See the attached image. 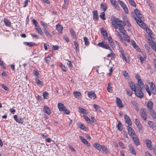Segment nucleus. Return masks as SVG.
<instances>
[{
    "label": "nucleus",
    "mask_w": 156,
    "mask_h": 156,
    "mask_svg": "<svg viewBox=\"0 0 156 156\" xmlns=\"http://www.w3.org/2000/svg\"><path fill=\"white\" fill-rule=\"evenodd\" d=\"M136 16H137L138 19L135 17L134 15H133L132 16L134 19L136 20L137 23L140 25L141 27L144 28V26H145V24L143 23V21L144 20V18L142 14H141L139 10L136 9L134 10Z\"/></svg>",
    "instance_id": "nucleus-1"
},
{
    "label": "nucleus",
    "mask_w": 156,
    "mask_h": 156,
    "mask_svg": "<svg viewBox=\"0 0 156 156\" xmlns=\"http://www.w3.org/2000/svg\"><path fill=\"white\" fill-rule=\"evenodd\" d=\"M112 25L113 27L115 29H118V24L119 22V19L117 18H116L115 16H112L111 19Z\"/></svg>",
    "instance_id": "nucleus-2"
},
{
    "label": "nucleus",
    "mask_w": 156,
    "mask_h": 156,
    "mask_svg": "<svg viewBox=\"0 0 156 156\" xmlns=\"http://www.w3.org/2000/svg\"><path fill=\"white\" fill-rule=\"evenodd\" d=\"M120 54V57L122 59L125 60L126 62H128L129 61V58H127V55L126 52H125L122 49H120L119 50Z\"/></svg>",
    "instance_id": "nucleus-3"
},
{
    "label": "nucleus",
    "mask_w": 156,
    "mask_h": 156,
    "mask_svg": "<svg viewBox=\"0 0 156 156\" xmlns=\"http://www.w3.org/2000/svg\"><path fill=\"white\" fill-rule=\"evenodd\" d=\"M141 89L142 88H137L134 91L137 97L141 98H142L144 97V94L141 91Z\"/></svg>",
    "instance_id": "nucleus-4"
},
{
    "label": "nucleus",
    "mask_w": 156,
    "mask_h": 156,
    "mask_svg": "<svg viewBox=\"0 0 156 156\" xmlns=\"http://www.w3.org/2000/svg\"><path fill=\"white\" fill-rule=\"evenodd\" d=\"M118 2L121 7L123 8L125 12L126 13H128L129 12L128 10L126 5L122 1L120 0H118Z\"/></svg>",
    "instance_id": "nucleus-5"
},
{
    "label": "nucleus",
    "mask_w": 156,
    "mask_h": 156,
    "mask_svg": "<svg viewBox=\"0 0 156 156\" xmlns=\"http://www.w3.org/2000/svg\"><path fill=\"white\" fill-rule=\"evenodd\" d=\"M127 129L128 131V133L131 137L136 135L134 129L129 126L127 127Z\"/></svg>",
    "instance_id": "nucleus-6"
},
{
    "label": "nucleus",
    "mask_w": 156,
    "mask_h": 156,
    "mask_svg": "<svg viewBox=\"0 0 156 156\" xmlns=\"http://www.w3.org/2000/svg\"><path fill=\"white\" fill-rule=\"evenodd\" d=\"M101 149L106 154H110V152L105 146L102 145L101 146L99 144H98V150H100Z\"/></svg>",
    "instance_id": "nucleus-7"
},
{
    "label": "nucleus",
    "mask_w": 156,
    "mask_h": 156,
    "mask_svg": "<svg viewBox=\"0 0 156 156\" xmlns=\"http://www.w3.org/2000/svg\"><path fill=\"white\" fill-rule=\"evenodd\" d=\"M146 109H143L140 111V115L142 119L144 120H146L147 116L146 114Z\"/></svg>",
    "instance_id": "nucleus-8"
},
{
    "label": "nucleus",
    "mask_w": 156,
    "mask_h": 156,
    "mask_svg": "<svg viewBox=\"0 0 156 156\" xmlns=\"http://www.w3.org/2000/svg\"><path fill=\"white\" fill-rule=\"evenodd\" d=\"M98 46L106 49H110V48L108 44H105L103 42L99 43H98Z\"/></svg>",
    "instance_id": "nucleus-9"
},
{
    "label": "nucleus",
    "mask_w": 156,
    "mask_h": 156,
    "mask_svg": "<svg viewBox=\"0 0 156 156\" xmlns=\"http://www.w3.org/2000/svg\"><path fill=\"white\" fill-rule=\"evenodd\" d=\"M79 138L80 139L82 142L87 146L90 147V144L82 136H80Z\"/></svg>",
    "instance_id": "nucleus-10"
},
{
    "label": "nucleus",
    "mask_w": 156,
    "mask_h": 156,
    "mask_svg": "<svg viewBox=\"0 0 156 156\" xmlns=\"http://www.w3.org/2000/svg\"><path fill=\"white\" fill-rule=\"evenodd\" d=\"M87 95L89 98L91 99H94L96 98V96L94 92L92 91L88 92Z\"/></svg>",
    "instance_id": "nucleus-11"
},
{
    "label": "nucleus",
    "mask_w": 156,
    "mask_h": 156,
    "mask_svg": "<svg viewBox=\"0 0 156 156\" xmlns=\"http://www.w3.org/2000/svg\"><path fill=\"white\" fill-rule=\"evenodd\" d=\"M138 84L136 85V88H142L145 87V85H144L141 80H138Z\"/></svg>",
    "instance_id": "nucleus-12"
},
{
    "label": "nucleus",
    "mask_w": 156,
    "mask_h": 156,
    "mask_svg": "<svg viewBox=\"0 0 156 156\" xmlns=\"http://www.w3.org/2000/svg\"><path fill=\"white\" fill-rule=\"evenodd\" d=\"M58 106L60 111H63L66 110V107L64 105L61 103H58Z\"/></svg>",
    "instance_id": "nucleus-13"
},
{
    "label": "nucleus",
    "mask_w": 156,
    "mask_h": 156,
    "mask_svg": "<svg viewBox=\"0 0 156 156\" xmlns=\"http://www.w3.org/2000/svg\"><path fill=\"white\" fill-rule=\"evenodd\" d=\"M145 143L147 147L150 150H152L151 141V140L147 139L145 140Z\"/></svg>",
    "instance_id": "nucleus-14"
},
{
    "label": "nucleus",
    "mask_w": 156,
    "mask_h": 156,
    "mask_svg": "<svg viewBox=\"0 0 156 156\" xmlns=\"http://www.w3.org/2000/svg\"><path fill=\"white\" fill-rule=\"evenodd\" d=\"M124 118L126 122L128 125V126H130L132 124V122L130 119L129 117L126 114L124 115Z\"/></svg>",
    "instance_id": "nucleus-15"
},
{
    "label": "nucleus",
    "mask_w": 156,
    "mask_h": 156,
    "mask_svg": "<svg viewBox=\"0 0 156 156\" xmlns=\"http://www.w3.org/2000/svg\"><path fill=\"white\" fill-rule=\"evenodd\" d=\"M101 33L103 35L104 39L105 40L107 39L108 37L107 32L104 28H102L101 29Z\"/></svg>",
    "instance_id": "nucleus-16"
},
{
    "label": "nucleus",
    "mask_w": 156,
    "mask_h": 156,
    "mask_svg": "<svg viewBox=\"0 0 156 156\" xmlns=\"http://www.w3.org/2000/svg\"><path fill=\"white\" fill-rule=\"evenodd\" d=\"M131 45L134 48L136 49L137 51H140V48L136 44L135 41L133 40H131Z\"/></svg>",
    "instance_id": "nucleus-17"
},
{
    "label": "nucleus",
    "mask_w": 156,
    "mask_h": 156,
    "mask_svg": "<svg viewBox=\"0 0 156 156\" xmlns=\"http://www.w3.org/2000/svg\"><path fill=\"white\" fill-rule=\"evenodd\" d=\"M147 106L148 109L150 111L153 109V103L151 101H148L147 103Z\"/></svg>",
    "instance_id": "nucleus-18"
},
{
    "label": "nucleus",
    "mask_w": 156,
    "mask_h": 156,
    "mask_svg": "<svg viewBox=\"0 0 156 156\" xmlns=\"http://www.w3.org/2000/svg\"><path fill=\"white\" fill-rule=\"evenodd\" d=\"M132 138L136 146H138L140 144L138 138L136 135L132 137Z\"/></svg>",
    "instance_id": "nucleus-19"
},
{
    "label": "nucleus",
    "mask_w": 156,
    "mask_h": 156,
    "mask_svg": "<svg viewBox=\"0 0 156 156\" xmlns=\"http://www.w3.org/2000/svg\"><path fill=\"white\" fill-rule=\"evenodd\" d=\"M56 30L60 34H62V26L60 25L57 24L56 25Z\"/></svg>",
    "instance_id": "nucleus-20"
},
{
    "label": "nucleus",
    "mask_w": 156,
    "mask_h": 156,
    "mask_svg": "<svg viewBox=\"0 0 156 156\" xmlns=\"http://www.w3.org/2000/svg\"><path fill=\"white\" fill-rule=\"evenodd\" d=\"M129 85L131 90L133 91H134L137 88H136V85L135 86L134 83L132 82L129 83Z\"/></svg>",
    "instance_id": "nucleus-21"
},
{
    "label": "nucleus",
    "mask_w": 156,
    "mask_h": 156,
    "mask_svg": "<svg viewBox=\"0 0 156 156\" xmlns=\"http://www.w3.org/2000/svg\"><path fill=\"white\" fill-rule=\"evenodd\" d=\"M148 124L150 127L152 128L153 130L155 129V126L153 121H149Z\"/></svg>",
    "instance_id": "nucleus-22"
},
{
    "label": "nucleus",
    "mask_w": 156,
    "mask_h": 156,
    "mask_svg": "<svg viewBox=\"0 0 156 156\" xmlns=\"http://www.w3.org/2000/svg\"><path fill=\"white\" fill-rule=\"evenodd\" d=\"M116 103L117 106L119 107L122 108L123 107V106L122 104V101L120 100V99L118 98H116Z\"/></svg>",
    "instance_id": "nucleus-23"
},
{
    "label": "nucleus",
    "mask_w": 156,
    "mask_h": 156,
    "mask_svg": "<svg viewBox=\"0 0 156 156\" xmlns=\"http://www.w3.org/2000/svg\"><path fill=\"white\" fill-rule=\"evenodd\" d=\"M3 21L6 26L7 27H10V26L11 23L9 20L4 18Z\"/></svg>",
    "instance_id": "nucleus-24"
},
{
    "label": "nucleus",
    "mask_w": 156,
    "mask_h": 156,
    "mask_svg": "<svg viewBox=\"0 0 156 156\" xmlns=\"http://www.w3.org/2000/svg\"><path fill=\"white\" fill-rule=\"evenodd\" d=\"M111 3L114 6V7L117 9H119V6L117 2L115 0H110Z\"/></svg>",
    "instance_id": "nucleus-25"
},
{
    "label": "nucleus",
    "mask_w": 156,
    "mask_h": 156,
    "mask_svg": "<svg viewBox=\"0 0 156 156\" xmlns=\"http://www.w3.org/2000/svg\"><path fill=\"white\" fill-rule=\"evenodd\" d=\"M44 112L48 115H50L51 113L50 109L47 106H44Z\"/></svg>",
    "instance_id": "nucleus-26"
},
{
    "label": "nucleus",
    "mask_w": 156,
    "mask_h": 156,
    "mask_svg": "<svg viewBox=\"0 0 156 156\" xmlns=\"http://www.w3.org/2000/svg\"><path fill=\"white\" fill-rule=\"evenodd\" d=\"M23 43L26 45L30 47L33 46L35 45V44L34 43H33L32 42H24Z\"/></svg>",
    "instance_id": "nucleus-27"
},
{
    "label": "nucleus",
    "mask_w": 156,
    "mask_h": 156,
    "mask_svg": "<svg viewBox=\"0 0 156 156\" xmlns=\"http://www.w3.org/2000/svg\"><path fill=\"white\" fill-rule=\"evenodd\" d=\"M73 43L75 47V49L76 51H79V44H78L77 42L76 41H74L73 42Z\"/></svg>",
    "instance_id": "nucleus-28"
},
{
    "label": "nucleus",
    "mask_w": 156,
    "mask_h": 156,
    "mask_svg": "<svg viewBox=\"0 0 156 156\" xmlns=\"http://www.w3.org/2000/svg\"><path fill=\"white\" fill-rule=\"evenodd\" d=\"M93 19L95 20H97L98 19V14L97 11L95 10L93 12Z\"/></svg>",
    "instance_id": "nucleus-29"
},
{
    "label": "nucleus",
    "mask_w": 156,
    "mask_h": 156,
    "mask_svg": "<svg viewBox=\"0 0 156 156\" xmlns=\"http://www.w3.org/2000/svg\"><path fill=\"white\" fill-rule=\"evenodd\" d=\"M151 115L154 119H156V113L154 109L151 110L149 111Z\"/></svg>",
    "instance_id": "nucleus-30"
},
{
    "label": "nucleus",
    "mask_w": 156,
    "mask_h": 156,
    "mask_svg": "<svg viewBox=\"0 0 156 156\" xmlns=\"http://www.w3.org/2000/svg\"><path fill=\"white\" fill-rule=\"evenodd\" d=\"M108 49L110 51V54L108 55V57H111L112 58H115V56L112 51L111 50V48H110V49Z\"/></svg>",
    "instance_id": "nucleus-31"
},
{
    "label": "nucleus",
    "mask_w": 156,
    "mask_h": 156,
    "mask_svg": "<svg viewBox=\"0 0 156 156\" xmlns=\"http://www.w3.org/2000/svg\"><path fill=\"white\" fill-rule=\"evenodd\" d=\"M36 30L37 31L38 33L41 35H43V33L42 30L39 26L35 28Z\"/></svg>",
    "instance_id": "nucleus-32"
},
{
    "label": "nucleus",
    "mask_w": 156,
    "mask_h": 156,
    "mask_svg": "<svg viewBox=\"0 0 156 156\" xmlns=\"http://www.w3.org/2000/svg\"><path fill=\"white\" fill-rule=\"evenodd\" d=\"M73 94L76 98H78L81 95V94L80 92L77 91H74L73 92Z\"/></svg>",
    "instance_id": "nucleus-33"
},
{
    "label": "nucleus",
    "mask_w": 156,
    "mask_h": 156,
    "mask_svg": "<svg viewBox=\"0 0 156 156\" xmlns=\"http://www.w3.org/2000/svg\"><path fill=\"white\" fill-rule=\"evenodd\" d=\"M83 117L84 119L87 121L88 122V123L90 124L92 123V121L90 119L88 118L87 116L83 115Z\"/></svg>",
    "instance_id": "nucleus-34"
},
{
    "label": "nucleus",
    "mask_w": 156,
    "mask_h": 156,
    "mask_svg": "<svg viewBox=\"0 0 156 156\" xmlns=\"http://www.w3.org/2000/svg\"><path fill=\"white\" fill-rule=\"evenodd\" d=\"M118 24V27H119L122 26H125L126 24L124 21H122L119 20V22Z\"/></svg>",
    "instance_id": "nucleus-35"
},
{
    "label": "nucleus",
    "mask_w": 156,
    "mask_h": 156,
    "mask_svg": "<svg viewBox=\"0 0 156 156\" xmlns=\"http://www.w3.org/2000/svg\"><path fill=\"white\" fill-rule=\"evenodd\" d=\"M79 109L80 110V112L85 114H87V111L85 109L80 107H79Z\"/></svg>",
    "instance_id": "nucleus-36"
},
{
    "label": "nucleus",
    "mask_w": 156,
    "mask_h": 156,
    "mask_svg": "<svg viewBox=\"0 0 156 156\" xmlns=\"http://www.w3.org/2000/svg\"><path fill=\"white\" fill-rule=\"evenodd\" d=\"M84 40L85 43V44L87 46H88L90 44V42H89V40L86 37H84Z\"/></svg>",
    "instance_id": "nucleus-37"
},
{
    "label": "nucleus",
    "mask_w": 156,
    "mask_h": 156,
    "mask_svg": "<svg viewBox=\"0 0 156 156\" xmlns=\"http://www.w3.org/2000/svg\"><path fill=\"white\" fill-rule=\"evenodd\" d=\"M105 14L104 12H101L100 15V17L103 20H105L106 19L105 17Z\"/></svg>",
    "instance_id": "nucleus-38"
},
{
    "label": "nucleus",
    "mask_w": 156,
    "mask_h": 156,
    "mask_svg": "<svg viewBox=\"0 0 156 156\" xmlns=\"http://www.w3.org/2000/svg\"><path fill=\"white\" fill-rule=\"evenodd\" d=\"M122 123L120 121H119L118 124L116 125V127L119 130L121 131L122 130L121 127H122Z\"/></svg>",
    "instance_id": "nucleus-39"
},
{
    "label": "nucleus",
    "mask_w": 156,
    "mask_h": 156,
    "mask_svg": "<svg viewBox=\"0 0 156 156\" xmlns=\"http://www.w3.org/2000/svg\"><path fill=\"white\" fill-rule=\"evenodd\" d=\"M44 31L48 37L50 38L51 37V35L50 34L46 28H44Z\"/></svg>",
    "instance_id": "nucleus-40"
},
{
    "label": "nucleus",
    "mask_w": 156,
    "mask_h": 156,
    "mask_svg": "<svg viewBox=\"0 0 156 156\" xmlns=\"http://www.w3.org/2000/svg\"><path fill=\"white\" fill-rule=\"evenodd\" d=\"M145 88H146V91L148 93L149 96H151V93L149 89L148 86L146 84L145 86Z\"/></svg>",
    "instance_id": "nucleus-41"
},
{
    "label": "nucleus",
    "mask_w": 156,
    "mask_h": 156,
    "mask_svg": "<svg viewBox=\"0 0 156 156\" xmlns=\"http://www.w3.org/2000/svg\"><path fill=\"white\" fill-rule=\"evenodd\" d=\"M124 34V37L125 39L128 42H130V39L128 35L126 34L125 33L123 34Z\"/></svg>",
    "instance_id": "nucleus-42"
},
{
    "label": "nucleus",
    "mask_w": 156,
    "mask_h": 156,
    "mask_svg": "<svg viewBox=\"0 0 156 156\" xmlns=\"http://www.w3.org/2000/svg\"><path fill=\"white\" fill-rule=\"evenodd\" d=\"M70 31L71 33V35L74 37H76V34L75 33L74 31L72 29H70Z\"/></svg>",
    "instance_id": "nucleus-43"
},
{
    "label": "nucleus",
    "mask_w": 156,
    "mask_h": 156,
    "mask_svg": "<svg viewBox=\"0 0 156 156\" xmlns=\"http://www.w3.org/2000/svg\"><path fill=\"white\" fill-rule=\"evenodd\" d=\"M124 26H122L119 27V31L120 32L124 34V31H125V30L124 28Z\"/></svg>",
    "instance_id": "nucleus-44"
},
{
    "label": "nucleus",
    "mask_w": 156,
    "mask_h": 156,
    "mask_svg": "<svg viewBox=\"0 0 156 156\" xmlns=\"http://www.w3.org/2000/svg\"><path fill=\"white\" fill-rule=\"evenodd\" d=\"M126 92L127 94L129 96H132L133 94V92L129 89H126Z\"/></svg>",
    "instance_id": "nucleus-45"
},
{
    "label": "nucleus",
    "mask_w": 156,
    "mask_h": 156,
    "mask_svg": "<svg viewBox=\"0 0 156 156\" xmlns=\"http://www.w3.org/2000/svg\"><path fill=\"white\" fill-rule=\"evenodd\" d=\"M45 62L48 63L49 64V63L50 62V60H51V57L48 55L47 57L45 58Z\"/></svg>",
    "instance_id": "nucleus-46"
},
{
    "label": "nucleus",
    "mask_w": 156,
    "mask_h": 156,
    "mask_svg": "<svg viewBox=\"0 0 156 156\" xmlns=\"http://www.w3.org/2000/svg\"><path fill=\"white\" fill-rule=\"evenodd\" d=\"M138 128L139 131L140 133H142L143 132V129L141 124L137 126Z\"/></svg>",
    "instance_id": "nucleus-47"
},
{
    "label": "nucleus",
    "mask_w": 156,
    "mask_h": 156,
    "mask_svg": "<svg viewBox=\"0 0 156 156\" xmlns=\"http://www.w3.org/2000/svg\"><path fill=\"white\" fill-rule=\"evenodd\" d=\"M101 8L103 9L104 11H105L107 8V7L102 3L100 5Z\"/></svg>",
    "instance_id": "nucleus-48"
},
{
    "label": "nucleus",
    "mask_w": 156,
    "mask_h": 156,
    "mask_svg": "<svg viewBox=\"0 0 156 156\" xmlns=\"http://www.w3.org/2000/svg\"><path fill=\"white\" fill-rule=\"evenodd\" d=\"M107 90L109 92H111L112 91V88L110 86V84L109 83H108V84Z\"/></svg>",
    "instance_id": "nucleus-49"
},
{
    "label": "nucleus",
    "mask_w": 156,
    "mask_h": 156,
    "mask_svg": "<svg viewBox=\"0 0 156 156\" xmlns=\"http://www.w3.org/2000/svg\"><path fill=\"white\" fill-rule=\"evenodd\" d=\"M151 47L153 48V49L156 51V44L152 41L151 44Z\"/></svg>",
    "instance_id": "nucleus-50"
},
{
    "label": "nucleus",
    "mask_w": 156,
    "mask_h": 156,
    "mask_svg": "<svg viewBox=\"0 0 156 156\" xmlns=\"http://www.w3.org/2000/svg\"><path fill=\"white\" fill-rule=\"evenodd\" d=\"M48 93L46 92H44L43 93V98L44 99H47L48 97Z\"/></svg>",
    "instance_id": "nucleus-51"
},
{
    "label": "nucleus",
    "mask_w": 156,
    "mask_h": 156,
    "mask_svg": "<svg viewBox=\"0 0 156 156\" xmlns=\"http://www.w3.org/2000/svg\"><path fill=\"white\" fill-rule=\"evenodd\" d=\"M16 122L19 123L23 124L24 122L23 119L22 118H19Z\"/></svg>",
    "instance_id": "nucleus-52"
},
{
    "label": "nucleus",
    "mask_w": 156,
    "mask_h": 156,
    "mask_svg": "<svg viewBox=\"0 0 156 156\" xmlns=\"http://www.w3.org/2000/svg\"><path fill=\"white\" fill-rule=\"evenodd\" d=\"M35 80L37 83H38V84L41 86L43 85V82L40 80L39 79L36 78L35 79Z\"/></svg>",
    "instance_id": "nucleus-53"
},
{
    "label": "nucleus",
    "mask_w": 156,
    "mask_h": 156,
    "mask_svg": "<svg viewBox=\"0 0 156 156\" xmlns=\"http://www.w3.org/2000/svg\"><path fill=\"white\" fill-rule=\"evenodd\" d=\"M60 64H61L60 66L64 72H66L67 71L66 67L64 66L63 65L62 63H60Z\"/></svg>",
    "instance_id": "nucleus-54"
},
{
    "label": "nucleus",
    "mask_w": 156,
    "mask_h": 156,
    "mask_svg": "<svg viewBox=\"0 0 156 156\" xmlns=\"http://www.w3.org/2000/svg\"><path fill=\"white\" fill-rule=\"evenodd\" d=\"M80 128L82 130H85L86 129V127L83 124H81L80 125Z\"/></svg>",
    "instance_id": "nucleus-55"
},
{
    "label": "nucleus",
    "mask_w": 156,
    "mask_h": 156,
    "mask_svg": "<svg viewBox=\"0 0 156 156\" xmlns=\"http://www.w3.org/2000/svg\"><path fill=\"white\" fill-rule=\"evenodd\" d=\"M123 75L126 78L128 79L129 77V75L128 73L126 71H123Z\"/></svg>",
    "instance_id": "nucleus-56"
},
{
    "label": "nucleus",
    "mask_w": 156,
    "mask_h": 156,
    "mask_svg": "<svg viewBox=\"0 0 156 156\" xmlns=\"http://www.w3.org/2000/svg\"><path fill=\"white\" fill-rule=\"evenodd\" d=\"M40 23L43 26L44 28H46L47 26V24L46 23H45L42 21H41Z\"/></svg>",
    "instance_id": "nucleus-57"
},
{
    "label": "nucleus",
    "mask_w": 156,
    "mask_h": 156,
    "mask_svg": "<svg viewBox=\"0 0 156 156\" xmlns=\"http://www.w3.org/2000/svg\"><path fill=\"white\" fill-rule=\"evenodd\" d=\"M130 4L133 6H136V4L133 0H129Z\"/></svg>",
    "instance_id": "nucleus-58"
},
{
    "label": "nucleus",
    "mask_w": 156,
    "mask_h": 156,
    "mask_svg": "<svg viewBox=\"0 0 156 156\" xmlns=\"http://www.w3.org/2000/svg\"><path fill=\"white\" fill-rule=\"evenodd\" d=\"M32 22L34 24L35 26V28L39 26L37 25L38 24V23L34 19H33L32 20Z\"/></svg>",
    "instance_id": "nucleus-59"
},
{
    "label": "nucleus",
    "mask_w": 156,
    "mask_h": 156,
    "mask_svg": "<svg viewBox=\"0 0 156 156\" xmlns=\"http://www.w3.org/2000/svg\"><path fill=\"white\" fill-rule=\"evenodd\" d=\"M147 33L151 37V35L152 34V31L149 29L146 30Z\"/></svg>",
    "instance_id": "nucleus-60"
},
{
    "label": "nucleus",
    "mask_w": 156,
    "mask_h": 156,
    "mask_svg": "<svg viewBox=\"0 0 156 156\" xmlns=\"http://www.w3.org/2000/svg\"><path fill=\"white\" fill-rule=\"evenodd\" d=\"M2 87L3 89H4L5 90H6L7 91H8L9 90V89L8 88V87H6V86L4 85L3 84L2 85Z\"/></svg>",
    "instance_id": "nucleus-61"
},
{
    "label": "nucleus",
    "mask_w": 156,
    "mask_h": 156,
    "mask_svg": "<svg viewBox=\"0 0 156 156\" xmlns=\"http://www.w3.org/2000/svg\"><path fill=\"white\" fill-rule=\"evenodd\" d=\"M155 85H154V84L153 83H151V86H150V89H151V90H152L153 89H154V88H155Z\"/></svg>",
    "instance_id": "nucleus-62"
},
{
    "label": "nucleus",
    "mask_w": 156,
    "mask_h": 156,
    "mask_svg": "<svg viewBox=\"0 0 156 156\" xmlns=\"http://www.w3.org/2000/svg\"><path fill=\"white\" fill-rule=\"evenodd\" d=\"M68 147L71 151L74 152L75 151V149L71 145H69Z\"/></svg>",
    "instance_id": "nucleus-63"
},
{
    "label": "nucleus",
    "mask_w": 156,
    "mask_h": 156,
    "mask_svg": "<svg viewBox=\"0 0 156 156\" xmlns=\"http://www.w3.org/2000/svg\"><path fill=\"white\" fill-rule=\"evenodd\" d=\"M119 145L123 148H125L124 146L123 143L121 142H119Z\"/></svg>",
    "instance_id": "nucleus-64"
}]
</instances>
